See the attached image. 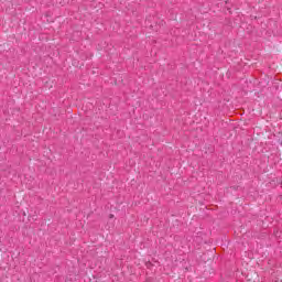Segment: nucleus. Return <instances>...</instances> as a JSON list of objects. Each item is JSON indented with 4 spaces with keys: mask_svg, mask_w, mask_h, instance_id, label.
Returning <instances> with one entry per match:
<instances>
[{
    "mask_svg": "<svg viewBox=\"0 0 282 282\" xmlns=\"http://www.w3.org/2000/svg\"><path fill=\"white\" fill-rule=\"evenodd\" d=\"M113 217V215H110V219Z\"/></svg>",
    "mask_w": 282,
    "mask_h": 282,
    "instance_id": "1",
    "label": "nucleus"
}]
</instances>
